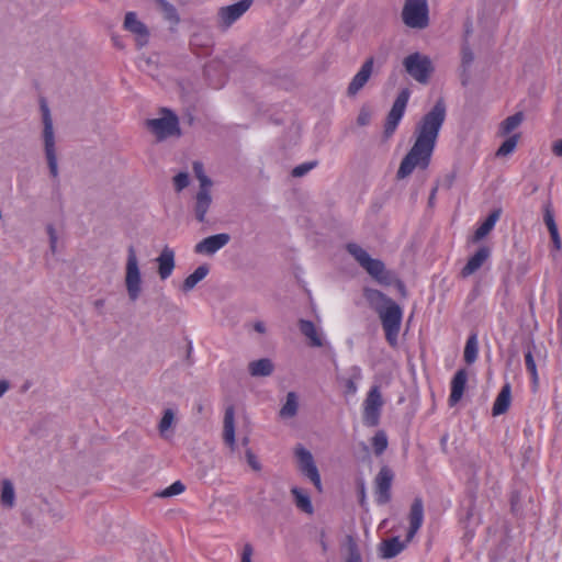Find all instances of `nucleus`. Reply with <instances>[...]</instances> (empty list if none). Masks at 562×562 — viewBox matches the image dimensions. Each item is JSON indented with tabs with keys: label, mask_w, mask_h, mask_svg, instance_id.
<instances>
[{
	"label": "nucleus",
	"mask_w": 562,
	"mask_h": 562,
	"mask_svg": "<svg viewBox=\"0 0 562 562\" xmlns=\"http://www.w3.org/2000/svg\"><path fill=\"white\" fill-rule=\"evenodd\" d=\"M42 119H43V142L45 155L56 154L55 148V133L50 111L45 102L41 104Z\"/></svg>",
	"instance_id": "4468645a"
},
{
	"label": "nucleus",
	"mask_w": 562,
	"mask_h": 562,
	"mask_svg": "<svg viewBox=\"0 0 562 562\" xmlns=\"http://www.w3.org/2000/svg\"><path fill=\"white\" fill-rule=\"evenodd\" d=\"M176 425V412L172 408H167L162 413V417L158 424L159 435L168 439L172 435V429Z\"/></svg>",
	"instance_id": "c756f323"
},
{
	"label": "nucleus",
	"mask_w": 562,
	"mask_h": 562,
	"mask_svg": "<svg viewBox=\"0 0 562 562\" xmlns=\"http://www.w3.org/2000/svg\"><path fill=\"white\" fill-rule=\"evenodd\" d=\"M405 548V542H401L397 537L387 539L381 543V555L384 559H391L401 553Z\"/></svg>",
	"instance_id": "7c9ffc66"
},
{
	"label": "nucleus",
	"mask_w": 562,
	"mask_h": 562,
	"mask_svg": "<svg viewBox=\"0 0 562 562\" xmlns=\"http://www.w3.org/2000/svg\"><path fill=\"white\" fill-rule=\"evenodd\" d=\"M47 233L49 236L50 250L53 252H55L56 244H57V235H56L55 228L52 225L47 226Z\"/></svg>",
	"instance_id": "3c124183"
},
{
	"label": "nucleus",
	"mask_w": 562,
	"mask_h": 562,
	"mask_svg": "<svg viewBox=\"0 0 562 562\" xmlns=\"http://www.w3.org/2000/svg\"><path fill=\"white\" fill-rule=\"evenodd\" d=\"M231 240L229 234L221 233L203 238L194 246V251L200 255H214Z\"/></svg>",
	"instance_id": "ddd939ff"
},
{
	"label": "nucleus",
	"mask_w": 562,
	"mask_h": 562,
	"mask_svg": "<svg viewBox=\"0 0 562 562\" xmlns=\"http://www.w3.org/2000/svg\"><path fill=\"white\" fill-rule=\"evenodd\" d=\"M502 210L496 209L494 210L486 220L477 227V229L474 233L473 240L479 241L485 236H487L491 231L494 228L496 222L498 221L501 216Z\"/></svg>",
	"instance_id": "bb28decb"
},
{
	"label": "nucleus",
	"mask_w": 562,
	"mask_h": 562,
	"mask_svg": "<svg viewBox=\"0 0 562 562\" xmlns=\"http://www.w3.org/2000/svg\"><path fill=\"white\" fill-rule=\"evenodd\" d=\"M251 2V0H240L237 3L222 7L217 13L218 24L224 29L229 27L250 8Z\"/></svg>",
	"instance_id": "f8f14e48"
},
{
	"label": "nucleus",
	"mask_w": 562,
	"mask_h": 562,
	"mask_svg": "<svg viewBox=\"0 0 562 562\" xmlns=\"http://www.w3.org/2000/svg\"><path fill=\"white\" fill-rule=\"evenodd\" d=\"M316 166V162H305V164H302V165H299L296 166L293 170H292V176L293 177H303L304 175H306L310 170H312L314 167Z\"/></svg>",
	"instance_id": "c03bdc74"
},
{
	"label": "nucleus",
	"mask_w": 562,
	"mask_h": 562,
	"mask_svg": "<svg viewBox=\"0 0 562 562\" xmlns=\"http://www.w3.org/2000/svg\"><path fill=\"white\" fill-rule=\"evenodd\" d=\"M159 9L161 10V12L164 13V16L166 20L177 24L179 22V16H178V13H177V10L176 8L169 3L168 1L166 0H156Z\"/></svg>",
	"instance_id": "58836bf2"
},
{
	"label": "nucleus",
	"mask_w": 562,
	"mask_h": 562,
	"mask_svg": "<svg viewBox=\"0 0 562 562\" xmlns=\"http://www.w3.org/2000/svg\"><path fill=\"white\" fill-rule=\"evenodd\" d=\"M477 350H479L477 337H476V334H472L469 336V338L467 340V344L464 347V352H463L464 361L468 364H471L476 360Z\"/></svg>",
	"instance_id": "f704fd0d"
},
{
	"label": "nucleus",
	"mask_w": 562,
	"mask_h": 562,
	"mask_svg": "<svg viewBox=\"0 0 562 562\" xmlns=\"http://www.w3.org/2000/svg\"><path fill=\"white\" fill-rule=\"evenodd\" d=\"M223 440L226 446L229 447L232 451L236 448L235 440V408L234 406H228L225 409L224 420H223Z\"/></svg>",
	"instance_id": "6ab92c4d"
},
{
	"label": "nucleus",
	"mask_w": 562,
	"mask_h": 562,
	"mask_svg": "<svg viewBox=\"0 0 562 562\" xmlns=\"http://www.w3.org/2000/svg\"><path fill=\"white\" fill-rule=\"evenodd\" d=\"M554 155L562 157V139L557 140L552 146Z\"/></svg>",
	"instance_id": "13d9d810"
},
{
	"label": "nucleus",
	"mask_w": 562,
	"mask_h": 562,
	"mask_svg": "<svg viewBox=\"0 0 562 562\" xmlns=\"http://www.w3.org/2000/svg\"><path fill=\"white\" fill-rule=\"evenodd\" d=\"M184 485L180 481H176L170 486L158 493L159 497H171L181 494L184 491Z\"/></svg>",
	"instance_id": "79ce46f5"
},
{
	"label": "nucleus",
	"mask_w": 562,
	"mask_h": 562,
	"mask_svg": "<svg viewBox=\"0 0 562 562\" xmlns=\"http://www.w3.org/2000/svg\"><path fill=\"white\" fill-rule=\"evenodd\" d=\"M14 498L15 493L13 484L9 480H4L1 487V504L5 507H12L14 505Z\"/></svg>",
	"instance_id": "e433bc0d"
},
{
	"label": "nucleus",
	"mask_w": 562,
	"mask_h": 562,
	"mask_svg": "<svg viewBox=\"0 0 562 562\" xmlns=\"http://www.w3.org/2000/svg\"><path fill=\"white\" fill-rule=\"evenodd\" d=\"M248 443V438H244L243 439V445H247Z\"/></svg>",
	"instance_id": "0e129e2a"
},
{
	"label": "nucleus",
	"mask_w": 562,
	"mask_h": 562,
	"mask_svg": "<svg viewBox=\"0 0 562 562\" xmlns=\"http://www.w3.org/2000/svg\"><path fill=\"white\" fill-rule=\"evenodd\" d=\"M212 193H196L194 195L193 212L199 223L206 222V214L212 205Z\"/></svg>",
	"instance_id": "412c9836"
},
{
	"label": "nucleus",
	"mask_w": 562,
	"mask_h": 562,
	"mask_svg": "<svg viewBox=\"0 0 562 562\" xmlns=\"http://www.w3.org/2000/svg\"><path fill=\"white\" fill-rule=\"evenodd\" d=\"M192 168L196 179L205 176L204 166L201 161H194Z\"/></svg>",
	"instance_id": "864d4df0"
},
{
	"label": "nucleus",
	"mask_w": 562,
	"mask_h": 562,
	"mask_svg": "<svg viewBox=\"0 0 562 562\" xmlns=\"http://www.w3.org/2000/svg\"><path fill=\"white\" fill-rule=\"evenodd\" d=\"M474 60V54L470 48L467 40L464 41L461 49V68H462V83L465 85L468 81V72Z\"/></svg>",
	"instance_id": "473e14b6"
},
{
	"label": "nucleus",
	"mask_w": 562,
	"mask_h": 562,
	"mask_svg": "<svg viewBox=\"0 0 562 562\" xmlns=\"http://www.w3.org/2000/svg\"><path fill=\"white\" fill-rule=\"evenodd\" d=\"M246 459H247V462L249 464V467L255 470V471H260L261 470V465L257 459V457L252 453V451L250 449H248L246 451Z\"/></svg>",
	"instance_id": "09e8293b"
},
{
	"label": "nucleus",
	"mask_w": 562,
	"mask_h": 562,
	"mask_svg": "<svg viewBox=\"0 0 562 562\" xmlns=\"http://www.w3.org/2000/svg\"><path fill=\"white\" fill-rule=\"evenodd\" d=\"M209 266H199L191 274H189L181 284V291L187 293L194 289V286L209 274Z\"/></svg>",
	"instance_id": "cd10ccee"
},
{
	"label": "nucleus",
	"mask_w": 562,
	"mask_h": 562,
	"mask_svg": "<svg viewBox=\"0 0 562 562\" xmlns=\"http://www.w3.org/2000/svg\"><path fill=\"white\" fill-rule=\"evenodd\" d=\"M346 249L358 265L379 284H394L403 296L406 295L404 283L398 280L392 271L385 268L383 261L372 258L366 249L355 243L347 244Z\"/></svg>",
	"instance_id": "f03ea898"
},
{
	"label": "nucleus",
	"mask_w": 562,
	"mask_h": 562,
	"mask_svg": "<svg viewBox=\"0 0 562 562\" xmlns=\"http://www.w3.org/2000/svg\"><path fill=\"white\" fill-rule=\"evenodd\" d=\"M363 296L366 297L369 305L379 313L382 311L386 305H390L394 301L390 297H387L384 293H382L379 290L366 288L363 290Z\"/></svg>",
	"instance_id": "5701e85b"
},
{
	"label": "nucleus",
	"mask_w": 562,
	"mask_h": 562,
	"mask_svg": "<svg viewBox=\"0 0 562 562\" xmlns=\"http://www.w3.org/2000/svg\"><path fill=\"white\" fill-rule=\"evenodd\" d=\"M299 411V397L295 392L286 394L285 403L282 405L279 416L282 419L293 418Z\"/></svg>",
	"instance_id": "2f4dec72"
},
{
	"label": "nucleus",
	"mask_w": 562,
	"mask_h": 562,
	"mask_svg": "<svg viewBox=\"0 0 562 562\" xmlns=\"http://www.w3.org/2000/svg\"><path fill=\"white\" fill-rule=\"evenodd\" d=\"M347 562H362L361 557L356 549H350Z\"/></svg>",
	"instance_id": "4d7b16f0"
},
{
	"label": "nucleus",
	"mask_w": 562,
	"mask_h": 562,
	"mask_svg": "<svg viewBox=\"0 0 562 562\" xmlns=\"http://www.w3.org/2000/svg\"><path fill=\"white\" fill-rule=\"evenodd\" d=\"M254 548L250 543H246L243 548L240 562H252Z\"/></svg>",
	"instance_id": "8fccbe9b"
},
{
	"label": "nucleus",
	"mask_w": 562,
	"mask_h": 562,
	"mask_svg": "<svg viewBox=\"0 0 562 562\" xmlns=\"http://www.w3.org/2000/svg\"><path fill=\"white\" fill-rule=\"evenodd\" d=\"M519 134L508 137L497 149L496 156H507L514 151L517 146Z\"/></svg>",
	"instance_id": "a19ab883"
},
{
	"label": "nucleus",
	"mask_w": 562,
	"mask_h": 562,
	"mask_svg": "<svg viewBox=\"0 0 562 562\" xmlns=\"http://www.w3.org/2000/svg\"><path fill=\"white\" fill-rule=\"evenodd\" d=\"M512 402V386L505 383L498 393L492 408L494 416L502 415L507 412Z\"/></svg>",
	"instance_id": "b1692460"
},
{
	"label": "nucleus",
	"mask_w": 562,
	"mask_h": 562,
	"mask_svg": "<svg viewBox=\"0 0 562 562\" xmlns=\"http://www.w3.org/2000/svg\"><path fill=\"white\" fill-rule=\"evenodd\" d=\"M164 115L146 122L148 130L156 136L157 140H164L171 136H180L179 120L169 110L162 111Z\"/></svg>",
	"instance_id": "0eeeda50"
},
{
	"label": "nucleus",
	"mask_w": 562,
	"mask_h": 562,
	"mask_svg": "<svg viewBox=\"0 0 562 562\" xmlns=\"http://www.w3.org/2000/svg\"><path fill=\"white\" fill-rule=\"evenodd\" d=\"M10 384L7 380H0V397L9 390Z\"/></svg>",
	"instance_id": "bf43d9fd"
},
{
	"label": "nucleus",
	"mask_w": 562,
	"mask_h": 562,
	"mask_svg": "<svg viewBox=\"0 0 562 562\" xmlns=\"http://www.w3.org/2000/svg\"><path fill=\"white\" fill-rule=\"evenodd\" d=\"M405 71L418 83L427 85L435 71L429 56L415 52L403 59Z\"/></svg>",
	"instance_id": "7ed1b4c3"
},
{
	"label": "nucleus",
	"mask_w": 562,
	"mask_h": 562,
	"mask_svg": "<svg viewBox=\"0 0 562 562\" xmlns=\"http://www.w3.org/2000/svg\"><path fill=\"white\" fill-rule=\"evenodd\" d=\"M123 26L128 32L136 36L138 47H143L148 42L149 32L147 26L137 19L135 12H127L125 14Z\"/></svg>",
	"instance_id": "2eb2a0df"
},
{
	"label": "nucleus",
	"mask_w": 562,
	"mask_h": 562,
	"mask_svg": "<svg viewBox=\"0 0 562 562\" xmlns=\"http://www.w3.org/2000/svg\"><path fill=\"white\" fill-rule=\"evenodd\" d=\"M274 370L273 362L268 358H262L249 362L248 371L251 376H269Z\"/></svg>",
	"instance_id": "a878e982"
},
{
	"label": "nucleus",
	"mask_w": 562,
	"mask_h": 562,
	"mask_svg": "<svg viewBox=\"0 0 562 562\" xmlns=\"http://www.w3.org/2000/svg\"><path fill=\"white\" fill-rule=\"evenodd\" d=\"M383 330L385 333L386 341L395 347L397 345V336L401 329L403 312L398 304L395 302L386 305L378 313Z\"/></svg>",
	"instance_id": "423d86ee"
},
{
	"label": "nucleus",
	"mask_w": 562,
	"mask_h": 562,
	"mask_svg": "<svg viewBox=\"0 0 562 562\" xmlns=\"http://www.w3.org/2000/svg\"><path fill=\"white\" fill-rule=\"evenodd\" d=\"M200 186L196 193H212L213 181L205 175L198 179Z\"/></svg>",
	"instance_id": "a18cd8bd"
},
{
	"label": "nucleus",
	"mask_w": 562,
	"mask_h": 562,
	"mask_svg": "<svg viewBox=\"0 0 562 562\" xmlns=\"http://www.w3.org/2000/svg\"><path fill=\"white\" fill-rule=\"evenodd\" d=\"M125 288L128 299L135 302L142 293V274L138 265L136 250L133 246L127 248V258L125 265Z\"/></svg>",
	"instance_id": "20e7f679"
},
{
	"label": "nucleus",
	"mask_w": 562,
	"mask_h": 562,
	"mask_svg": "<svg viewBox=\"0 0 562 562\" xmlns=\"http://www.w3.org/2000/svg\"><path fill=\"white\" fill-rule=\"evenodd\" d=\"M362 376L361 369L357 366L352 367L350 369V376L348 379L344 380L345 383V393L347 395H353L357 393V381L360 380Z\"/></svg>",
	"instance_id": "c9c22d12"
},
{
	"label": "nucleus",
	"mask_w": 562,
	"mask_h": 562,
	"mask_svg": "<svg viewBox=\"0 0 562 562\" xmlns=\"http://www.w3.org/2000/svg\"><path fill=\"white\" fill-rule=\"evenodd\" d=\"M394 479L393 471L384 465L374 479L376 503L384 505L391 499V486Z\"/></svg>",
	"instance_id": "9b49d317"
},
{
	"label": "nucleus",
	"mask_w": 562,
	"mask_h": 562,
	"mask_svg": "<svg viewBox=\"0 0 562 562\" xmlns=\"http://www.w3.org/2000/svg\"><path fill=\"white\" fill-rule=\"evenodd\" d=\"M254 328L256 331L260 333V334H263L266 333V326L262 322H257L255 325H254Z\"/></svg>",
	"instance_id": "052dcab7"
},
{
	"label": "nucleus",
	"mask_w": 562,
	"mask_h": 562,
	"mask_svg": "<svg viewBox=\"0 0 562 562\" xmlns=\"http://www.w3.org/2000/svg\"><path fill=\"white\" fill-rule=\"evenodd\" d=\"M402 20L411 29L423 30L427 27L429 23L427 0H405Z\"/></svg>",
	"instance_id": "39448f33"
},
{
	"label": "nucleus",
	"mask_w": 562,
	"mask_h": 562,
	"mask_svg": "<svg viewBox=\"0 0 562 562\" xmlns=\"http://www.w3.org/2000/svg\"><path fill=\"white\" fill-rule=\"evenodd\" d=\"M544 223H546L548 229L557 228V224L554 222V216H553V213H552L549 204L546 205V207H544Z\"/></svg>",
	"instance_id": "de8ad7c7"
},
{
	"label": "nucleus",
	"mask_w": 562,
	"mask_h": 562,
	"mask_svg": "<svg viewBox=\"0 0 562 562\" xmlns=\"http://www.w3.org/2000/svg\"><path fill=\"white\" fill-rule=\"evenodd\" d=\"M436 191H437V189H436V188L431 191V194H430V196H429V202H431V201L434 200L435 194H436Z\"/></svg>",
	"instance_id": "e2e57ef3"
},
{
	"label": "nucleus",
	"mask_w": 562,
	"mask_h": 562,
	"mask_svg": "<svg viewBox=\"0 0 562 562\" xmlns=\"http://www.w3.org/2000/svg\"><path fill=\"white\" fill-rule=\"evenodd\" d=\"M456 178H457V173L454 171L446 175L443 178V183H442L443 187H446L447 189H450L453 186Z\"/></svg>",
	"instance_id": "5fc2aeb1"
},
{
	"label": "nucleus",
	"mask_w": 562,
	"mask_h": 562,
	"mask_svg": "<svg viewBox=\"0 0 562 562\" xmlns=\"http://www.w3.org/2000/svg\"><path fill=\"white\" fill-rule=\"evenodd\" d=\"M370 119H371L370 113L366 110H362V111H360V113L357 117V123L361 126H364V125L369 124Z\"/></svg>",
	"instance_id": "603ef678"
},
{
	"label": "nucleus",
	"mask_w": 562,
	"mask_h": 562,
	"mask_svg": "<svg viewBox=\"0 0 562 562\" xmlns=\"http://www.w3.org/2000/svg\"><path fill=\"white\" fill-rule=\"evenodd\" d=\"M291 494L293 496L294 504L297 509L307 515L314 514V507L311 497L304 490L294 486L291 488Z\"/></svg>",
	"instance_id": "393cba45"
},
{
	"label": "nucleus",
	"mask_w": 562,
	"mask_h": 562,
	"mask_svg": "<svg viewBox=\"0 0 562 562\" xmlns=\"http://www.w3.org/2000/svg\"><path fill=\"white\" fill-rule=\"evenodd\" d=\"M361 497H362V499L364 498V488L363 487L361 490Z\"/></svg>",
	"instance_id": "69168bd1"
},
{
	"label": "nucleus",
	"mask_w": 562,
	"mask_h": 562,
	"mask_svg": "<svg viewBox=\"0 0 562 562\" xmlns=\"http://www.w3.org/2000/svg\"><path fill=\"white\" fill-rule=\"evenodd\" d=\"M468 380V373L464 369L458 370L451 381V393L449 396L450 406L456 405L463 395L465 384Z\"/></svg>",
	"instance_id": "aec40b11"
},
{
	"label": "nucleus",
	"mask_w": 562,
	"mask_h": 562,
	"mask_svg": "<svg viewBox=\"0 0 562 562\" xmlns=\"http://www.w3.org/2000/svg\"><path fill=\"white\" fill-rule=\"evenodd\" d=\"M49 168L50 176L53 178H57L58 176V165H57V156L56 154L45 155Z\"/></svg>",
	"instance_id": "49530a36"
},
{
	"label": "nucleus",
	"mask_w": 562,
	"mask_h": 562,
	"mask_svg": "<svg viewBox=\"0 0 562 562\" xmlns=\"http://www.w3.org/2000/svg\"><path fill=\"white\" fill-rule=\"evenodd\" d=\"M535 348L536 347L533 345L528 347V349L525 353V363H526L527 370L529 371V373L531 375L532 383L535 385H537L538 384V372H537L536 361L533 358V349Z\"/></svg>",
	"instance_id": "4c0bfd02"
},
{
	"label": "nucleus",
	"mask_w": 562,
	"mask_h": 562,
	"mask_svg": "<svg viewBox=\"0 0 562 562\" xmlns=\"http://www.w3.org/2000/svg\"><path fill=\"white\" fill-rule=\"evenodd\" d=\"M411 92L408 89H403L396 97L384 124L383 135L387 139L396 131L409 100Z\"/></svg>",
	"instance_id": "6e6552de"
},
{
	"label": "nucleus",
	"mask_w": 562,
	"mask_h": 562,
	"mask_svg": "<svg viewBox=\"0 0 562 562\" xmlns=\"http://www.w3.org/2000/svg\"><path fill=\"white\" fill-rule=\"evenodd\" d=\"M549 233H550L551 239H552V241L554 244V247L557 249H560L561 248V239H560V236H559V233H558V227L553 228V229H549Z\"/></svg>",
	"instance_id": "6e6d98bb"
},
{
	"label": "nucleus",
	"mask_w": 562,
	"mask_h": 562,
	"mask_svg": "<svg viewBox=\"0 0 562 562\" xmlns=\"http://www.w3.org/2000/svg\"><path fill=\"white\" fill-rule=\"evenodd\" d=\"M158 265V276L161 280L168 279L175 269V251L168 246H165L160 255L156 258Z\"/></svg>",
	"instance_id": "a211bd4d"
},
{
	"label": "nucleus",
	"mask_w": 562,
	"mask_h": 562,
	"mask_svg": "<svg viewBox=\"0 0 562 562\" xmlns=\"http://www.w3.org/2000/svg\"><path fill=\"white\" fill-rule=\"evenodd\" d=\"M383 398L379 386H372L363 402V423L374 427L379 424Z\"/></svg>",
	"instance_id": "1a4fd4ad"
},
{
	"label": "nucleus",
	"mask_w": 562,
	"mask_h": 562,
	"mask_svg": "<svg viewBox=\"0 0 562 562\" xmlns=\"http://www.w3.org/2000/svg\"><path fill=\"white\" fill-rule=\"evenodd\" d=\"M524 121L522 112H517L514 115L506 117L499 125V134L505 136L516 130Z\"/></svg>",
	"instance_id": "72a5a7b5"
},
{
	"label": "nucleus",
	"mask_w": 562,
	"mask_h": 562,
	"mask_svg": "<svg viewBox=\"0 0 562 562\" xmlns=\"http://www.w3.org/2000/svg\"><path fill=\"white\" fill-rule=\"evenodd\" d=\"M299 327L301 333L310 339V344L313 347H322L323 339L317 328L311 321L300 319Z\"/></svg>",
	"instance_id": "c85d7f7f"
},
{
	"label": "nucleus",
	"mask_w": 562,
	"mask_h": 562,
	"mask_svg": "<svg viewBox=\"0 0 562 562\" xmlns=\"http://www.w3.org/2000/svg\"><path fill=\"white\" fill-rule=\"evenodd\" d=\"M105 304V301L103 299H99L94 301L93 305L97 310L101 311Z\"/></svg>",
	"instance_id": "680f3d73"
},
{
	"label": "nucleus",
	"mask_w": 562,
	"mask_h": 562,
	"mask_svg": "<svg viewBox=\"0 0 562 562\" xmlns=\"http://www.w3.org/2000/svg\"><path fill=\"white\" fill-rule=\"evenodd\" d=\"M373 64L374 59L373 57L368 58L363 65L361 66L360 70L355 75L352 80L350 81L347 94L350 97L356 95L369 81L372 71H373Z\"/></svg>",
	"instance_id": "dca6fc26"
},
{
	"label": "nucleus",
	"mask_w": 562,
	"mask_h": 562,
	"mask_svg": "<svg viewBox=\"0 0 562 562\" xmlns=\"http://www.w3.org/2000/svg\"><path fill=\"white\" fill-rule=\"evenodd\" d=\"M190 183L189 175L188 172H179L173 177V187L177 192L182 191L186 189Z\"/></svg>",
	"instance_id": "37998d69"
},
{
	"label": "nucleus",
	"mask_w": 562,
	"mask_h": 562,
	"mask_svg": "<svg viewBox=\"0 0 562 562\" xmlns=\"http://www.w3.org/2000/svg\"><path fill=\"white\" fill-rule=\"evenodd\" d=\"M372 447L376 456L382 454L387 448V437L384 431H378L372 438Z\"/></svg>",
	"instance_id": "ea45409f"
},
{
	"label": "nucleus",
	"mask_w": 562,
	"mask_h": 562,
	"mask_svg": "<svg viewBox=\"0 0 562 562\" xmlns=\"http://www.w3.org/2000/svg\"><path fill=\"white\" fill-rule=\"evenodd\" d=\"M490 255L491 251L487 247H481L462 268V277L465 278L473 274L476 270H479L482 267V265L487 260Z\"/></svg>",
	"instance_id": "4be33fe9"
},
{
	"label": "nucleus",
	"mask_w": 562,
	"mask_h": 562,
	"mask_svg": "<svg viewBox=\"0 0 562 562\" xmlns=\"http://www.w3.org/2000/svg\"><path fill=\"white\" fill-rule=\"evenodd\" d=\"M446 116V103L443 99H438L431 110L416 123L413 133L414 144L400 164L397 179L407 178L416 168L426 170L429 167Z\"/></svg>",
	"instance_id": "f257e3e1"
},
{
	"label": "nucleus",
	"mask_w": 562,
	"mask_h": 562,
	"mask_svg": "<svg viewBox=\"0 0 562 562\" xmlns=\"http://www.w3.org/2000/svg\"><path fill=\"white\" fill-rule=\"evenodd\" d=\"M408 519H409V528H408V531L406 535L405 542H411L423 525L424 505H423L422 498L417 497L414 499V502L411 506Z\"/></svg>",
	"instance_id": "f3484780"
},
{
	"label": "nucleus",
	"mask_w": 562,
	"mask_h": 562,
	"mask_svg": "<svg viewBox=\"0 0 562 562\" xmlns=\"http://www.w3.org/2000/svg\"><path fill=\"white\" fill-rule=\"evenodd\" d=\"M295 457L299 461V469L314 484L318 492H322V480L312 453L302 446L295 448Z\"/></svg>",
	"instance_id": "9d476101"
}]
</instances>
